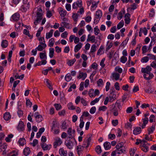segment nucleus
<instances>
[{"mask_svg":"<svg viewBox=\"0 0 156 156\" xmlns=\"http://www.w3.org/2000/svg\"><path fill=\"white\" fill-rule=\"evenodd\" d=\"M43 12L41 8H39L37 11V20H45V18H43Z\"/></svg>","mask_w":156,"mask_h":156,"instance_id":"obj_1","label":"nucleus"},{"mask_svg":"<svg viewBox=\"0 0 156 156\" xmlns=\"http://www.w3.org/2000/svg\"><path fill=\"white\" fill-rule=\"evenodd\" d=\"M67 133L68 135V137L69 139H72L75 136V130L71 128H69L68 129Z\"/></svg>","mask_w":156,"mask_h":156,"instance_id":"obj_2","label":"nucleus"},{"mask_svg":"<svg viewBox=\"0 0 156 156\" xmlns=\"http://www.w3.org/2000/svg\"><path fill=\"white\" fill-rule=\"evenodd\" d=\"M62 143V141L61 139L58 137H56L55 139V142L53 143V146L54 148H56L61 145Z\"/></svg>","mask_w":156,"mask_h":156,"instance_id":"obj_3","label":"nucleus"},{"mask_svg":"<svg viewBox=\"0 0 156 156\" xmlns=\"http://www.w3.org/2000/svg\"><path fill=\"white\" fill-rule=\"evenodd\" d=\"M91 139L90 137H86L83 140L82 145L84 147H88L90 144Z\"/></svg>","mask_w":156,"mask_h":156,"instance_id":"obj_4","label":"nucleus"},{"mask_svg":"<svg viewBox=\"0 0 156 156\" xmlns=\"http://www.w3.org/2000/svg\"><path fill=\"white\" fill-rule=\"evenodd\" d=\"M34 115L37 122H40L42 121L43 119L42 117L38 112H35L34 114Z\"/></svg>","mask_w":156,"mask_h":156,"instance_id":"obj_5","label":"nucleus"},{"mask_svg":"<svg viewBox=\"0 0 156 156\" xmlns=\"http://www.w3.org/2000/svg\"><path fill=\"white\" fill-rule=\"evenodd\" d=\"M39 57L40 59L42 61H45L47 63V56L45 51H44L43 52H40L39 53Z\"/></svg>","mask_w":156,"mask_h":156,"instance_id":"obj_6","label":"nucleus"},{"mask_svg":"<svg viewBox=\"0 0 156 156\" xmlns=\"http://www.w3.org/2000/svg\"><path fill=\"white\" fill-rule=\"evenodd\" d=\"M152 70V68L149 66H147L146 68H142L141 71L142 73H150Z\"/></svg>","mask_w":156,"mask_h":156,"instance_id":"obj_7","label":"nucleus"},{"mask_svg":"<svg viewBox=\"0 0 156 156\" xmlns=\"http://www.w3.org/2000/svg\"><path fill=\"white\" fill-rule=\"evenodd\" d=\"M120 75L119 73L116 72H114L111 74L110 78L112 80H117L119 78Z\"/></svg>","mask_w":156,"mask_h":156,"instance_id":"obj_8","label":"nucleus"},{"mask_svg":"<svg viewBox=\"0 0 156 156\" xmlns=\"http://www.w3.org/2000/svg\"><path fill=\"white\" fill-rule=\"evenodd\" d=\"M87 76V74L86 73L80 72L77 78L79 79L82 78L83 80H84L86 78Z\"/></svg>","mask_w":156,"mask_h":156,"instance_id":"obj_9","label":"nucleus"},{"mask_svg":"<svg viewBox=\"0 0 156 156\" xmlns=\"http://www.w3.org/2000/svg\"><path fill=\"white\" fill-rule=\"evenodd\" d=\"M102 15V13L101 10H98L96 12L94 20L96 19L100 20Z\"/></svg>","mask_w":156,"mask_h":156,"instance_id":"obj_10","label":"nucleus"},{"mask_svg":"<svg viewBox=\"0 0 156 156\" xmlns=\"http://www.w3.org/2000/svg\"><path fill=\"white\" fill-rule=\"evenodd\" d=\"M30 5L29 3L23 4L21 6V10L23 12H26L29 9Z\"/></svg>","mask_w":156,"mask_h":156,"instance_id":"obj_11","label":"nucleus"},{"mask_svg":"<svg viewBox=\"0 0 156 156\" xmlns=\"http://www.w3.org/2000/svg\"><path fill=\"white\" fill-rule=\"evenodd\" d=\"M17 114L19 117H21L23 115V112L22 110V106L21 105H18L17 107Z\"/></svg>","mask_w":156,"mask_h":156,"instance_id":"obj_12","label":"nucleus"},{"mask_svg":"<svg viewBox=\"0 0 156 156\" xmlns=\"http://www.w3.org/2000/svg\"><path fill=\"white\" fill-rule=\"evenodd\" d=\"M41 145L42 149L44 151L49 150L51 147V145H48L44 143H42L41 144Z\"/></svg>","mask_w":156,"mask_h":156,"instance_id":"obj_13","label":"nucleus"},{"mask_svg":"<svg viewBox=\"0 0 156 156\" xmlns=\"http://www.w3.org/2000/svg\"><path fill=\"white\" fill-rule=\"evenodd\" d=\"M87 40V41H90L92 43H94L95 41V37L94 36H91L90 34H89Z\"/></svg>","mask_w":156,"mask_h":156,"instance_id":"obj_14","label":"nucleus"},{"mask_svg":"<svg viewBox=\"0 0 156 156\" xmlns=\"http://www.w3.org/2000/svg\"><path fill=\"white\" fill-rule=\"evenodd\" d=\"M141 131V129L140 127H137L133 130V133L136 135L140 134Z\"/></svg>","mask_w":156,"mask_h":156,"instance_id":"obj_15","label":"nucleus"},{"mask_svg":"<svg viewBox=\"0 0 156 156\" xmlns=\"http://www.w3.org/2000/svg\"><path fill=\"white\" fill-rule=\"evenodd\" d=\"M56 126L55 124H53L51 128V130H53V133L54 134H58L60 132V130L59 129H56Z\"/></svg>","mask_w":156,"mask_h":156,"instance_id":"obj_16","label":"nucleus"},{"mask_svg":"<svg viewBox=\"0 0 156 156\" xmlns=\"http://www.w3.org/2000/svg\"><path fill=\"white\" fill-rule=\"evenodd\" d=\"M31 151L30 148L27 147H25L24 149L23 153L24 155L25 156H27L30 153Z\"/></svg>","mask_w":156,"mask_h":156,"instance_id":"obj_17","label":"nucleus"},{"mask_svg":"<svg viewBox=\"0 0 156 156\" xmlns=\"http://www.w3.org/2000/svg\"><path fill=\"white\" fill-rule=\"evenodd\" d=\"M18 129L19 131H23L24 129V125L23 122L20 121V122L19 125L17 126Z\"/></svg>","mask_w":156,"mask_h":156,"instance_id":"obj_18","label":"nucleus"},{"mask_svg":"<svg viewBox=\"0 0 156 156\" xmlns=\"http://www.w3.org/2000/svg\"><path fill=\"white\" fill-rule=\"evenodd\" d=\"M46 46V44H40L36 48L39 51H42L45 49Z\"/></svg>","mask_w":156,"mask_h":156,"instance_id":"obj_19","label":"nucleus"},{"mask_svg":"<svg viewBox=\"0 0 156 156\" xmlns=\"http://www.w3.org/2000/svg\"><path fill=\"white\" fill-rule=\"evenodd\" d=\"M59 152L61 156H66L67 153V151H65L63 148H60Z\"/></svg>","mask_w":156,"mask_h":156,"instance_id":"obj_20","label":"nucleus"},{"mask_svg":"<svg viewBox=\"0 0 156 156\" xmlns=\"http://www.w3.org/2000/svg\"><path fill=\"white\" fill-rule=\"evenodd\" d=\"M20 18V14L18 12H16L13 14L11 17L12 20H19Z\"/></svg>","mask_w":156,"mask_h":156,"instance_id":"obj_21","label":"nucleus"},{"mask_svg":"<svg viewBox=\"0 0 156 156\" xmlns=\"http://www.w3.org/2000/svg\"><path fill=\"white\" fill-rule=\"evenodd\" d=\"M82 44L81 43H79L77 44L76 45L75 47L74 51L75 52H77L81 48Z\"/></svg>","mask_w":156,"mask_h":156,"instance_id":"obj_22","label":"nucleus"},{"mask_svg":"<svg viewBox=\"0 0 156 156\" xmlns=\"http://www.w3.org/2000/svg\"><path fill=\"white\" fill-rule=\"evenodd\" d=\"M11 118V115L9 112H5L4 115V118L6 121L9 120Z\"/></svg>","mask_w":156,"mask_h":156,"instance_id":"obj_23","label":"nucleus"},{"mask_svg":"<svg viewBox=\"0 0 156 156\" xmlns=\"http://www.w3.org/2000/svg\"><path fill=\"white\" fill-rule=\"evenodd\" d=\"M104 49L103 46L102 45L101 46L98 51L97 54V55H99L103 54L104 53Z\"/></svg>","mask_w":156,"mask_h":156,"instance_id":"obj_24","label":"nucleus"},{"mask_svg":"<svg viewBox=\"0 0 156 156\" xmlns=\"http://www.w3.org/2000/svg\"><path fill=\"white\" fill-rule=\"evenodd\" d=\"M148 119L147 117H145L143 119V123L141 126L142 128H145L146 125L148 123Z\"/></svg>","mask_w":156,"mask_h":156,"instance_id":"obj_25","label":"nucleus"},{"mask_svg":"<svg viewBox=\"0 0 156 156\" xmlns=\"http://www.w3.org/2000/svg\"><path fill=\"white\" fill-rule=\"evenodd\" d=\"M119 110L115 106L114 108L112 109L113 114L115 116H117L119 115Z\"/></svg>","mask_w":156,"mask_h":156,"instance_id":"obj_26","label":"nucleus"},{"mask_svg":"<svg viewBox=\"0 0 156 156\" xmlns=\"http://www.w3.org/2000/svg\"><path fill=\"white\" fill-rule=\"evenodd\" d=\"M76 61V59L75 58L71 60H67V64L68 66H71L73 65Z\"/></svg>","mask_w":156,"mask_h":156,"instance_id":"obj_27","label":"nucleus"},{"mask_svg":"<svg viewBox=\"0 0 156 156\" xmlns=\"http://www.w3.org/2000/svg\"><path fill=\"white\" fill-rule=\"evenodd\" d=\"M66 11L62 8L60 9V11L59 12V14L62 17H64L66 14Z\"/></svg>","mask_w":156,"mask_h":156,"instance_id":"obj_28","label":"nucleus"},{"mask_svg":"<svg viewBox=\"0 0 156 156\" xmlns=\"http://www.w3.org/2000/svg\"><path fill=\"white\" fill-rule=\"evenodd\" d=\"M97 83L98 87H102L104 85V83L103 80L101 79H99L97 81Z\"/></svg>","mask_w":156,"mask_h":156,"instance_id":"obj_29","label":"nucleus"},{"mask_svg":"<svg viewBox=\"0 0 156 156\" xmlns=\"http://www.w3.org/2000/svg\"><path fill=\"white\" fill-rule=\"evenodd\" d=\"M145 90L147 93L151 94L154 92V89L152 87H150L147 88H146Z\"/></svg>","mask_w":156,"mask_h":156,"instance_id":"obj_30","label":"nucleus"},{"mask_svg":"<svg viewBox=\"0 0 156 156\" xmlns=\"http://www.w3.org/2000/svg\"><path fill=\"white\" fill-rule=\"evenodd\" d=\"M104 147L106 150H108L110 149L111 147L110 144L108 142H105L104 144Z\"/></svg>","mask_w":156,"mask_h":156,"instance_id":"obj_31","label":"nucleus"},{"mask_svg":"<svg viewBox=\"0 0 156 156\" xmlns=\"http://www.w3.org/2000/svg\"><path fill=\"white\" fill-rule=\"evenodd\" d=\"M99 3V1H98L97 2H95L93 1L92 3V5L91 6V10L94 11L97 7V5Z\"/></svg>","mask_w":156,"mask_h":156,"instance_id":"obj_32","label":"nucleus"},{"mask_svg":"<svg viewBox=\"0 0 156 156\" xmlns=\"http://www.w3.org/2000/svg\"><path fill=\"white\" fill-rule=\"evenodd\" d=\"M88 94L89 96L91 98L94 97L96 96L94 90L93 89H90L89 91Z\"/></svg>","mask_w":156,"mask_h":156,"instance_id":"obj_33","label":"nucleus"},{"mask_svg":"<svg viewBox=\"0 0 156 156\" xmlns=\"http://www.w3.org/2000/svg\"><path fill=\"white\" fill-rule=\"evenodd\" d=\"M61 26L67 28H69L71 27V25L69 23L63 22L61 23Z\"/></svg>","mask_w":156,"mask_h":156,"instance_id":"obj_34","label":"nucleus"},{"mask_svg":"<svg viewBox=\"0 0 156 156\" xmlns=\"http://www.w3.org/2000/svg\"><path fill=\"white\" fill-rule=\"evenodd\" d=\"M53 32V30L51 29L50 30L49 32L47 33L46 34V38L48 39L51 37L52 36Z\"/></svg>","mask_w":156,"mask_h":156,"instance_id":"obj_35","label":"nucleus"},{"mask_svg":"<svg viewBox=\"0 0 156 156\" xmlns=\"http://www.w3.org/2000/svg\"><path fill=\"white\" fill-rule=\"evenodd\" d=\"M18 143L20 145L23 146L26 144V141L25 139L22 138L20 139Z\"/></svg>","mask_w":156,"mask_h":156,"instance_id":"obj_36","label":"nucleus"},{"mask_svg":"<svg viewBox=\"0 0 156 156\" xmlns=\"http://www.w3.org/2000/svg\"><path fill=\"white\" fill-rule=\"evenodd\" d=\"M155 129V126L152 125L151 127H150L148 129V134L150 135L152 133Z\"/></svg>","mask_w":156,"mask_h":156,"instance_id":"obj_37","label":"nucleus"},{"mask_svg":"<svg viewBox=\"0 0 156 156\" xmlns=\"http://www.w3.org/2000/svg\"><path fill=\"white\" fill-rule=\"evenodd\" d=\"M109 97V102H113L115 99V95L112 94V93L110 94Z\"/></svg>","mask_w":156,"mask_h":156,"instance_id":"obj_38","label":"nucleus"},{"mask_svg":"<svg viewBox=\"0 0 156 156\" xmlns=\"http://www.w3.org/2000/svg\"><path fill=\"white\" fill-rule=\"evenodd\" d=\"M101 97V96L100 97L98 98H95L94 100L92 101L90 103V105H94L96 103H98Z\"/></svg>","mask_w":156,"mask_h":156,"instance_id":"obj_39","label":"nucleus"},{"mask_svg":"<svg viewBox=\"0 0 156 156\" xmlns=\"http://www.w3.org/2000/svg\"><path fill=\"white\" fill-rule=\"evenodd\" d=\"M54 49L53 48H50L49 49V56L51 58H52L54 56Z\"/></svg>","mask_w":156,"mask_h":156,"instance_id":"obj_40","label":"nucleus"},{"mask_svg":"<svg viewBox=\"0 0 156 156\" xmlns=\"http://www.w3.org/2000/svg\"><path fill=\"white\" fill-rule=\"evenodd\" d=\"M66 145L67 148L69 149H71L73 148V144L71 141H69L66 143Z\"/></svg>","mask_w":156,"mask_h":156,"instance_id":"obj_41","label":"nucleus"},{"mask_svg":"<svg viewBox=\"0 0 156 156\" xmlns=\"http://www.w3.org/2000/svg\"><path fill=\"white\" fill-rule=\"evenodd\" d=\"M8 45V41L7 40H5L2 41L1 44V46L3 48H6Z\"/></svg>","mask_w":156,"mask_h":156,"instance_id":"obj_42","label":"nucleus"},{"mask_svg":"<svg viewBox=\"0 0 156 156\" xmlns=\"http://www.w3.org/2000/svg\"><path fill=\"white\" fill-rule=\"evenodd\" d=\"M80 123L79 125V127L80 129L82 128L84 126V122L83 121V118L81 116L80 119Z\"/></svg>","mask_w":156,"mask_h":156,"instance_id":"obj_43","label":"nucleus"},{"mask_svg":"<svg viewBox=\"0 0 156 156\" xmlns=\"http://www.w3.org/2000/svg\"><path fill=\"white\" fill-rule=\"evenodd\" d=\"M124 22L123 20H121L117 25V28L120 29L122 28L124 25Z\"/></svg>","mask_w":156,"mask_h":156,"instance_id":"obj_44","label":"nucleus"},{"mask_svg":"<svg viewBox=\"0 0 156 156\" xmlns=\"http://www.w3.org/2000/svg\"><path fill=\"white\" fill-rule=\"evenodd\" d=\"M72 77L69 73L67 74L65 77V80L67 82L69 81L72 79Z\"/></svg>","mask_w":156,"mask_h":156,"instance_id":"obj_45","label":"nucleus"},{"mask_svg":"<svg viewBox=\"0 0 156 156\" xmlns=\"http://www.w3.org/2000/svg\"><path fill=\"white\" fill-rule=\"evenodd\" d=\"M55 42V41L54 38H51L50 39L49 41L48 46L50 47L53 46Z\"/></svg>","mask_w":156,"mask_h":156,"instance_id":"obj_46","label":"nucleus"},{"mask_svg":"<svg viewBox=\"0 0 156 156\" xmlns=\"http://www.w3.org/2000/svg\"><path fill=\"white\" fill-rule=\"evenodd\" d=\"M147 55L148 56L149 59L156 60V55H154L152 54H147Z\"/></svg>","mask_w":156,"mask_h":156,"instance_id":"obj_47","label":"nucleus"},{"mask_svg":"<svg viewBox=\"0 0 156 156\" xmlns=\"http://www.w3.org/2000/svg\"><path fill=\"white\" fill-rule=\"evenodd\" d=\"M67 127V125L66 122L65 121H63L61 126V128L63 129H66Z\"/></svg>","mask_w":156,"mask_h":156,"instance_id":"obj_48","label":"nucleus"},{"mask_svg":"<svg viewBox=\"0 0 156 156\" xmlns=\"http://www.w3.org/2000/svg\"><path fill=\"white\" fill-rule=\"evenodd\" d=\"M68 108L69 110H74L75 109V107L73 105L72 103H69L67 105Z\"/></svg>","mask_w":156,"mask_h":156,"instance_id":"obj_49","label":"nucleus"},{"mask_svg":"<svg viewBox=\"0 0 156 156\" xmlns=\"http://www.w3.org/2000/svg\"><path fill=\"white\" fill-rule=\"evenodd\" d=\"M113 43L112 42H108L107 44V48H106V50H108L110 49L113 46Z\"/></svg>","mask_w":156,"mask_h":156,"instance_id":"obj_50","label":"nucleus"},{"mask_svg":"<svg viewBox=\"0 0 156 156\" xmlns=\"http://www.w3.org/2000/svg\"><path fill=\"white\" fill-rule=\"evenodd\" d=\"M115 72H118L119 73H121L122 71V69L119 66H116L115 68Z\"/></svg>","mask_w":156,"mask_h":156,"instance_id":"obj_51","label":"nucleus"},{"mask_svg":"<svg viewBox=\"0 0 156 156\" xmlns=\"http://www.w3.org/2000/svg\"><path fill=\"white\" fill-rule=\"evenodd\" d=\"M115 106L116 107V106H117V108L120 111L121 110L122 105L119 102L116 101L115 104Z\"/></svg>","mask_w":156,"mask_h":156,"instance_id":"obj_52","label":"nucleus"},{"mask_svg":"<svg viewBox=\"0 0 156 156\" xmlns=\"http://www.w3.org/2000/svg\"><path fill=\"white\" fill-rule=\"evenodd\" d=\"M127 58L126 57L123 56L121 58L120 61L122 63H124L127 61Z\"/></svg>","mask_w":156,"mask_h":156,"instance_id":"obj_53","label":"nucleus"},{"mask_svg":"<svg viewBox=\"0 0 156 156\" xmlns=\"http://www.w3.org/2000/svg\"><path fill=\"white\" fill-rule=\"evenodd\" d=\"M136 150V148H131L129 152L130 155L131 156H133L135 153Z\"/></svg>","mask_w":156,"mask_h":156,"instance_id":"obj_54","label":"nucleus"},{"mask_svg":"<svg viewBox=\"0 0 156 156\" xmlns=\"http://www.w3.org/2000/svg\"><path fill=\"white\" fill-rule=\"evenodd\" d=\"M96 46L95 44H93L91 47L90 52L91 53L95 52L96 51Z\"/></svg>","mask_w":156,"mask_h":156,"instance_id":"obj_55","label":"nucleus"},{"mask_svg":"<svg viewBox=\"0 0 156 156\" xmlns=\"http://www.w3.org/2000/svg\"><path fill=\"white\" fill-rule=\"evenodd\" d=\"M98 65L95 62L92 63L91 65V68L94 70H96L98 69Z\"/></svg>","mask_w":156,"mask_h":156,"instance_id":"obj_56","label":"nucleus"},{"mask_svg":"<svg viewBox=\"0 0 156 156\" xmlns=\"http://www.w3.org/2000/svg\"><path fill=\"white\" fill-rule=\"evenodd\" d=\"M149 60V58L148 57L145 56L143 58L141 59V62L143 63H146Z\"/></svg>","mask_w":156,"mask_h":156,"instance_id":"obj_57","label":"nucleus"},{"mask_svg":"<svg viewBox=\"0 0 156 156\" xmlns=\"http://www.w3.org/2000/svg\"><path fill=\"white\" fill-rule=\"evenodd\" d=\"M54 106L57 111L59 110L62 108L61 105L59 104H55L54 105Z\"/></svg>","mask_w":156,"mask_h":156,"instance_id":"obj_58","label":"nucleus"},{"mask_svg":"<svg viewBox=\"0 0 156 156\" xmlns=\"http://www.w3.org/2000/svg\"><path fill=\"white\" fill-rule=\"evenodd\" d=\"M111 85L110 83L109 82H107L106 83L105 86V90L108 91L110 89V87Z\"/></svg>","mask_w":156,"mask_h":156,"instance_id":"obj_59","label":"nucleus"},{"mask_svg":"<svg viewBox=\"0 0 156 156\" xmlns=\"http://www.w3.org/2000/svg\"><path fill=\"white\" fill-rule=\"evenodd\" d=\"M96 151L98 154L100 153L101 152V148L100 146H98L95 148Z\"/></svg>","mask_w":156,"mask_h":156,"instance_id":"obj_60","label":"nucleus"},{"mask_svg":"<svg viewBox=\"0 0 156 156\" xmlns=\"http://www.w3.org/2000/svg\"><path fill=\"white\" fill-rule=\"evenodd\" d=\"M96 73V71L95 70H94L93 71L92 73L91 74L90 76V78L91 81H93V78L94 76L95 75V74Z\"/></svg>","mask_w":156,"mask_h":156,"instance_id":"obj_61","label":"nucleus"},{"mask_svg":"<svg viewBox=\"0 0 156 156\" xmlns=\"http://www.w3.org/2000/svg\"><path fill=\"white\" fill-rule=\"evenodd\" d=\"M96 111V108L95 107H92L90 109V112L91 114H94Z\"/></svg>","mask_w":156,"mask_h":156,"instance_id":"obj_62","label":"nucleus"},{"mask_svg":"<svg viewBox=\"0 0 156 156\" xmlns=\"http://www.w3.org/2000/svg\"><path fill=\"white\" fill-rule=\"evenodd\" d=\"M141 149L144 152H146L148 150V147L146 145H143L141 147Z\"/></svg>","mask_w":156,"mask_h":156,"instance_id":"obj_63","label":"nucleus"},{"mask_svg":"<svg viewBox=\"0 0 156 156\" xmlns=\"http://www.w3.org/2000/svg\"><path fill=\"white\" fill-rule=\"evenodd\" d=\"M81 102L84 106H87V102L83 98H81Z\"/></svg>","mask_w":156,"mask_h":156,"instance_id":"obj_64","label":"nucleus"}]
</instances>
